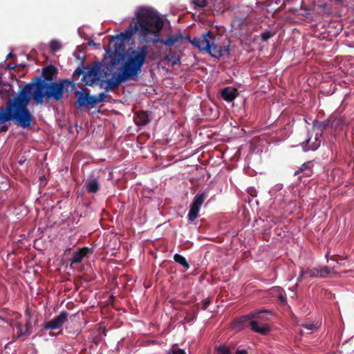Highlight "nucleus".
<instances>
[{
    "instance_id": "4468645a",
    "label": "nucleus",
    "mask_w": 354,
    "mask_h": 354,
    "mask_svg": "<svg viewBox=\"0 0 354 354\" xmlns=\"http://www.w3.org/2000/svg\"><path fill=\"white\" fill-rule=\"evenodd\" d=\"M57 68L55 66L50 64L42 68L40 77L46 82H53V77L57 74Z\"/></svg>"
},
{
    "instance_id": "2eb2a0df",
    "label": "nucleus",
    "mask_w": 354,
    "mask_h": 354,
    "mask_svg": "<svg viewBox=\"0 0 354 354\" xmlns=\"http://www.w3.org/2000/svg\"><path fill=\"white\" fill-rule=\"evenodd\" d=\"M102 74H104L103 66L101 64H97L93 66L88 71V75L91 78V83H86L88 86H92L93 83L99 80Z\"/></svg>"
},
{
    "instance_id": "393cba45",
    "label": "nucleus",
    "mask_w": 354,
    "mask_h": 354,
    "mask_svg": "<svg viewBox=\"0 0 354 354\" xmlns=\"http://www.w3.org/2000/svg\"><path fill=\"white\" fill-rule=\"evenodd\" d=\"M165 59L170 63L171 66H174L180 62V56L176 52L171 50L165 56Z\"/></svg>"
},
{
    "instance_id": "f704fd0d",
    "label": "nucleus",
    "mask_w": 354,
    "mask_h": 354,
    "mask_svg": "<svg viewBox=\"0 0 354 354\" xmlns=\"http://www.w3.org/2000/svg\"><path fill=\"white\" fill-rule=\"evenodd\" d=\"M317 124H313V129L317 130V131L315 133V140L317 141H317H320V143L322 142V132L323 131H319L317 128Z\"/></svg>"
},
{
    "instance_id": "a211bd4d",
    "label": "nucleus",
    "mask_w": 354,
    "mask_h": 354,
    "mask_svg": "<svg viewBox=\"0 0 354 354\" xmlns=\"http://www.w3.org/2000/svg\"><path fill=\"white\" fill-rule=\"evenodd\" d=\"M126 82L121 75L118 73L114 80H107L106 81V86L104 88L105 92L113 90L117 88L120 84Z\"/></svg>"
},
{
    "instance_id": "f3484780",
    "label": "nucleus",
    "mask_w": 354,
    "mask_h": 354,
    "mask_svg": "<svg viewBox=\"0 0 354 354\" xmlns=\"http://www.w3.org/2000/svg\"><path fill=\"white\" fill-rule=\"evenodd\" d=\"M313 163L312 161H308L301 165V166L295 171L294 176H297L303 173L302 176L310 177L313 175Z\"/></svg>"
},
{
    "instance_id": "c85d7f7f",
    "label": "nucleus",
    "mask_w": 354,
    "mask_h": 354,
    "mask_svg": "<svg viewBox=\"0 0 354 354\" xmlns=\"http://www.w3.org/2000/svg\"><path fill=\"white\" fill-rule=\"evenodd\" d=\"M260 311H268L269 313H262L261 315L259 317H253V320H256L258 322V320H262V321H266L268 319V315H272V312L270 310H261Z\"/></svg>"
},
{
    "instance_id": "f03ea898",
    "label": "nucleus",
    "mask_w": 354,
    "mask_h": 354,
    "mask_svg": "<svg viewBox=\"0 0 354 354\" xmlns=\"http://www.w3.org/2000/svg\"><path fill=\"white\" fill-rule=\"evenodd\" d=\"M68 85L71 86V91L75 88L74 82L68 80L46 82L41 77H35L31 84H27L24 86L29 87L30 91L27 95L30 100L32 99L41 105L44 103V99L48 101H60L63 97L65 87Z\"/></svg>"
},
{
    "instance_id": "dca6fc26",
    "label": "nucleus",
    "mask_w": 354,
    "mask_h": 354,
    "mask_svg": "<svg viewBox=\"0 0 354 354\" xmlns=\"http://www.w3.org/2000/svg\"><path fill=\"white\" fill-rule=\"evenodd\" d=\"M90 250L91 249L89 248L83 247L75 252L70 259L71 264L80 263L82 261L83 258L89 253Z\"/></svg>"
},
{
    "instance_id": "aec40b11",
    "label": "nucleus",
    "mask_w": 354,
    "mask_h": 354,
    "mask_svg": "<svg viewBox=\"0 0 354 354\" xmlns=\"http://www.w3.org/2000/svg\"><path fill=\"white\" fill-rule=\"evenodd\" d=\"M86 191L91 194L97 193L100 189V184L97 178H90L85 183Z\"/></svg>"
},
{
    "instance_id": "1a4fd4ad",
    "label": "nucleus",
    "mask_w": 354,
    "mask_h": 354,
    "mask_svg": "<svg viewBox=\"0 0 354 354\" xmlns=\"http://www.w3.org/2000/svg\"><path fill=\"white\" fill-rule=\"evenodd\" d=\"M207 197V194L205 192L198 193L195 196L187 215L188 220L190 222L194 221L198 217L200 208Z\"/></svg>"
},
{
    "instance_id": "58836bf2",
    "label": "nucleus",
    "mask_w": 354,
    "mask_h": 354,
    "mask_svg": "<svg viewBox=\"0 0 354 354\" xmlns=\"http://www.w3.org/2000/svg\"><path fill=\"white\" fill-rule=\"evenodd\" d=\"M169 354H186L185 351L181 348L173 349Z\"/></svg>"
},
{
    "instance_id": "7c9ffc66",
    "label": "nucleus",
    "mask_w": 354,
    "mask_h": 354,
    "mask_svg": "<svg viewBox=\"0 0 354 354\" xmlns=\"http://www.w3.org/2000/svg\"><path fill=\"white\" fill-rule=\"evenodd\" d=\"M24 333L25 336H29L32 333V324L30 319H28L25 324Z\"/></svg>"
},
{
    "instance_id": "473e14b6",
    "label": "nucleus",
    "mask_w": 354,
    "mask_h": 354,
    "mask_svg": "<svg viewBox=\"0 0 354 354\" xmlns=\"http://www.w3.org/2000/svg\"><path fill=\"white\" fill-rule=\"evenodd\" d=\"M106 94L105 93H101L98 95V96H94V104L95 105L96 104L99 103V102H104L106 100Z\"/></svg>"
},
{
    "instance_id": "c756f323",
    "label": "nucleus",
    "mask_w": 354,
    "mask_h": 354,
    "mask_svg": "<svg viewBox=\"0 0 354 354\" xmlns=\"http://www.w3.org/2000/svg\"><path fill=\"white\" fill-rule=\"evenodd\" d=\"M60 43L57 40H52L50 43V48L52 52L55 53L61 48Z\"/></svg>"
},
{
    "instance_id": "4c0bfd02",
    "label": "nucleus",
    "mask_w": 354,
    "mask_h": 354,
    "mask_svg": "<svg viewBox=\"0 0 354 354\" xmlns=\"http://www.w3.org/2000/svg\"><path fill=\"white\" fill-rule=\"evenodd\" d=\"M278 299L281 304L286 303V295L285 292H280L278 296Z\"/></svg>"
},
{
    "instance_id": "a18cd8bd",
    "label": "nucleus",
    "mask_w": 354,
    "mask_h": 354,
    "mask_svg": "<svg viewBox=\"0 0 354 354\" xmlns=\"http://www.w3.org/2000/svg\"><path fill=\"white\" fill-rule=\"evenodd\" d=\"M95 43L93 42V41H91L88 42V45L91 46V45H94Z\"/></svg>"
},
{
    "instance_id": "c9c22d12",
    "label": "nucleus",
    "mask_w": 354,
    "mask_h": 354,
    "mask_svg": "<svg viewBox=\"0 0 354 354\" xmlns=\"http://www.w3.org/2000/svg\"><path fill=\"white\" fill-rule=\"evenodd\" d=\"M192 3L199 8H204L207 4V0H192Z\"/></svg>"
},
{
    "instance_id": "cd10ccee",
    "label": "nucleus",
    "mask_w": 354,
    "mask_h": 354,
    "mask_svg": "<svg viewBox=\"0 0 354 354\" xmlns=\"http://www.w3.org/2000/svg\"><path fill=\"white\" fill-rule=\"evenodd\" d=\"M212 301L209 298H207L205 299H204L203 301H202L201 303H198L194 305V307H196V308H198L200 306H201V308L203 310H206L208 306L210 305Z\"/></svg>"
},
{
    "instance_id": "c03bdc74",
    "label": "nucleus",
    "mask_w": 354,
    "mask_h": 354,
    "mask_svg": "<svg viewBox=\"0 0 354 354\" xmlns=\"http://www.w3.org/2000/svg\"><path fill=\"white\" fill-rule=\"evenodd\" d=\"M13 57H14V55H13L12 53H10L7 55L6 58H7V59H10V58H12Z\"/></svg>"
},
{
    "instance_id": "b1692460",
    "label": "nucleus",
    "mask_w": 354,
    "mask_h": 354,
    "mask_svg": "<svg viewBox=\"0 0 354 354\" xmlns=\"http://www.w3.org/2000/svg\"><path fill=\"white\" fill-rule=\"evenodd\" d=\"M11 327L16 328L17 331L16 335L13 337L14 339H19L23 336H25L24 330L22 328V325L17 321H12L9 323Z\"/></svg>"
},
{
    "instance_id": "0eeeda50",
    "label": "nucleus",
    "mask_w": 354,
    "mask_h": 354,
    "mask_svg": "<svg viewBox=\"0 0 354 354\" xmlns=\"http://www.w3.org/2000/svg\"><path fill=\"white\" fill-rule=\"evenodd\" d=\"M107 53L109 54V60L103 61L102 64L104 75L105 76L110 75L115 67L122 61H124L125 58V53L123 51L109 50Z\"/></svg>"
},
{
    "instance_id": "72a5a7b5",
    "label": "nucleus",
    "mask_w": 354,
    "mask_h": 354,
    "mask_svg": "<svg viewBox=\"0 0 354 354\" xmlns=\"http://www.w3.org/2000/svg\"><path fill=\"white\" fill-rule=\"evenodd\" d=\"M307 274H308L310 277H319V269L313 268L310 270H306Z\"/></svg>"
},
{
    "instance_id": "9d476101",
    "label": "nucleus",
    "mask_w": 354,
    "mask_h": 354,
    "mask_svg": "<svg viewBox=\"0 0 354 354\" xmlns=\"http://www.w3.org/2000/svg\"><path fill=\"white\" fill-rule=\"evenodd\" d=\"M346 124L344 118L342 116L338 117H330L328 120L324 122H317V128L319 131H324L328 128H330L334 131H337L338 129H341Z\"/></svg>"
},
{
    "instance_id": "f257e3e1",
    "label": "nucleus",
    "mask_w": 354,
    "mask_h": 354,
    "mask_svg": "<svg viewBox=\"0 0 354 354\" xmlns=\"http://www.w3.org/2000/svg\"><path fill=\"white\" fill-rule=\"evenodd\" d=\"M29 91V87L24 86L17 96L9 100L5 107L0 109V124L13 120L24 129L30 126L33 116L28 109Z\"/></svg>"
},
{
    "instance_id": "de8ad7c7",
    "label": "nucleus",
    "mask_w": 354,
    "mask_h": 354,
    "mask_svg": "<svg viewBox=\"0 0 354 354\" xmlns=\"http://www.w3.org/2000/svg\"><path fill=\"white\" fill-rule=\"evenodd\" d=\"M16 315H17V318H18V317H19H19H21V315H19V314H18V313H17Z\"/></svg>"
},
{
    "instance_id": "423d86ee",
    "label": "nucleus",
    "mask_w": 354,
    "mask_h": 354,
    "mask_svg": "<svg viewBox=\"0 0 354 354\" xmlns=\"http://www.w3.org/2000/svg\"><path fill=\"white\" fill-rule=\"evenodd\" d=\"M269 313L268 311H253L248 315L235 318L233 321V327L239 330L244 328L248 322L252 330L256 333L266 335L269 330V326L267 324L259 326L256 320H253V317H259L262 313Z\"/></svg>"
},
{
    "instance_id": "a878e982",
    "label": "nucleus",
    "mask_w": 354,
    "mask_h": 354,
    "mask_svg": "<svg viewBox=\"0 0 354 354\" xmlns=\"http://www.w3.org/2000/svg\"><path fill=\"white\" fill-rule=\"evenodd\" d=\"M174 260L176 263L182 266L185 270H188L189 268V264L185 259L184 257L179 254H176L174 255Z\"/></svg>"
},
{
    "instance_id": "5701e85b",
    "label": "nucleus",
    "mask_w": 354,
    "mask_h": 354,
    "mask_svg": "<svg viewBox=\"0 0 354 354\" xmlns=\"http://www.w3.org/2000/svg\"><path fill=\"white\" fill-rule=\"evenodd\" d=\"M149 122V115L147 111H141L137 113L136 123L138 126L146 125Z\"/></svg>"
},
{
    "instance_id": "8fccbe9b",
    "label": "nucleus",
    "mask_w": 354,
    "mask_h": 354,
    "mask_svg": "<svg viewBox=\"0 0 354 354\" xmlns=\"http://www.w3.org/2000/svg\"><path fill=\"white\" fill-rule=\"evenodd\" d=\"M75 317V315H72L70 316L71 318V317Z\"/></svg>"
},
{
    "instance_id": "e433bc0d",
    "label": "nucleus",
    "mask_w": 354,
    "mask_h": 354,
    "mask_svg": "<svg viewBox=\"0 0 354 354\" xmlns=\"http://www.w3.org/2000/svg\"><path fill=\"white\" fill-rule=\"evenodd\" d=\"M272 34L270 31H265L261 34V40L263 41H266L270 37H272Z\"/></svg>"
},
{
    "instance_id": "49530a36",
    "label": "nucleus",
    "mask_w": 354,
    "mask_h": 354,
    "mask_svg": "<svg viewBox=\"0 0 354 354\" xmlns=\"http://www.w3.org/2000/svg\"><path fill=\"white\" fill-rule=\"evenodd\" d=\"M0 321L6 322V320L1 316H0Z\"/></svg>"
},
{
    "instance_id": "bb28decb",
    "label": "nucleus",
    "mask_w": 354,
    "mask_h": 354,
    "mask_svg": "<svg viewBox=\"0 0 354 354\" xmlns=\"http://www.w3.org/2000/svg\"><path fill=\"white\" fill-rule=\"evenodd\" d=\"M214 350L216 354H231L230 348L226 346L225 344L216 346L214 347Z\"/></svg>"
},
{
    "instance_id": "6e6552de",
    "label": "nucleus",
    "mask_w": 354,
    "mask_h": 354,
    "mask_svg": "<svg viewBox=\"0 0 354 354\" xmlns=\"http://www.w3.org/2000/svg\"><path fill=\"white\" fill-rule=\"evenodd\" d=\"M208 53L215 57L219 59L223 56H228L230 54L229 44L221 45L216 39V37L213 34L209 44V48L208 49Z\"/></svg>"
},
{
    "instance_id": "412c9836",
    "label": "nucleus",
    "mask_w": 354,
    "mask_h": 354,
    "mask_svg": "<svg viewBox=\"0 0 354 354\" xmlns=\"http://www.w3.org/2000/svg\"><path fill=\"white\" fill-rule=\"evenodd\" d=\"M320 145V141L315 140L313 141L311 138H308L302 143V147L304 151H315L319 147Z\"/></svg>"
},
{
    "instance_id": "79ce46f5",
    "label": "nucleus",
    "mask_w": 354,
    "mask_h": 354,
    "mask_svg": "<svg viewBox=\"0 0 354 354\" xmlns=\"http://www.w3.org/2000/svg\"><path fill=\"white\" fill-rule=\"evenodd\" d=\"M236 354H248V351L245 349L237 350Z\"/></svg>"
},
{
    "instance_id": "09e8293b",
    "label": "nucleus",
    "mask_w": 354,
    "mask_h": 354,
    "mask_svg": "<svg viewBox=\"0 0 354 354\" xmlns=\"http://www.w3.org/2000/svg\"><path fill=\"white\" fill-rule=\"evenodd\" d=\"M49 335H50V336H54V335H55V334H54V333H49Z\"/></svg>"
},
{
    "instance_id": "37998d69",
    "label": "nucleus",
    "mask_w": 354,
    "mask_h": 354,
    "mask_svg": "<svg viewBox=\"0 0 354 354\" xmlns=\"http://www.w3.org/2000/svg\"><path fill=\"white\" fill-rule=\"evenodd\" d=\"M15 66H16L15 64L12 65L11 64H8L7 68L9 69H14L15 68Z\"/></svg>"
},
{
    "instance_id": "ddd939ff",
    "label": "nucleus",
    "mask_w": 354,
    "mask_h": 354,
    "mask_svg": "<svg viewBox=\"0 0 354 354\" xmlns=\"http://www.w3.org/2000/svg\"><path fill=\"white\" fill-rule=\"evenodd\" d=\"M212 36H213V33L209 31L199 38H194L192 40V44L200 50L208 53Z\"/></svg>"
},
{
    "instance_id": "9b49d317",
    "label": "nucleus",
    "mask_w": 354,
    "mask_h": 354,
    "mask_svg": "<svg viewBox=\"0 0 354 354\" xmlns=\"http://www.w3.org/2000/svg\"><path fill=\"white\" fill-rule=\"evenodd\" d=\"M68 316L69 314L68 312L62 310L50 321L45 322L43 325V328L44 330L60 329L67 322Z\"/></svg>"
},
{
    "instance_id": "f8f14e48",
    "label": "nucleus",
    "mask_w": 354,
    "mask_h": 354,
    "mask_svg": "<svg viewBox=\"0 0 354 354\" xmlns=\"http://www.w3.org/2000/svg\"><path fill=\"white\" fill-rule=\"evenodd\" d=\"M74 95L77 98L75 103L78 109L83 106L93 107L95 106L94 96L89 94L88 88H84L82 91H76L74 92Z\"/></svg>"
},
{
    "instance_id": "a19ab883",
    "label": "nucleus",
    "mask_w": 354,
    "mask_h": 354,
    "mask_svg": "<svg viewBox=\"0 0 354 354\" xmlns=\"http://www.w3.org/2000/svg\"><path fill=\"white\" fill-rule=\"evenodd\" d=\"M8 129V126L7 124H3L1 127H0V133L1 132H6Z\"/></svg>"
},
{
    "instance_id": "4be33fe9",
    "label": "nucleus",
    "mask_w": 354,
    "mask_h": 354,
    "mask_svg": "<svg viewBox=\"0 0 354 354\" xmlns=\"http://www.w3.org/2000/svg\"><path fill=\"white\" fill-rule=\"evenodd\" d=\"M337 275H338V273L335 270V266H324L319 269V277L322 278L331 277Z\"/></svg>"
},
{
    "instance_id": "3c124183",
    "label": "nucleus",
    "mask_w": 354,
    "mask_h": 354,
    "mask_svg": "<svg viewBox=\"0 0 354 354\" xmlns=\"http://www.w3.org/2000/svg\"><path fill=\"white\" fill-rule=\"evenodd\" d=\"M58 334H62V330H60V331L58 333Z\"/></svg>"
},
{
    "instance_id": "20e7f679",
    "label": "nucleus",
    "mask_w": 354,
    "mask_h": 354,
    "mask_svg": "<svg viewBox=\"0 0 354 354\" xmlns=\"http://www.w3.org/2000/svg\"><path fill=\"white\" fill-rule=\"evenodd\" d=\"M149 52V46L144 45L128 55L124 60L119 74L125 80H136L141 73Z\"/></svg>"
},
{
    "instance_id": "2f4dec72",
    "label": "nucleus",
    "mask_w": 354,
    "mask_h": 354,
    "mask_svg": "<svg viewBox=\"0 0 354 354\" xmlns=\"http://www.w3.org/2000/svg\"><path fill=\"white\" fill-rule=\"evenodd\" d=\"M301 326L302 327H304V328H306L308 330V333H313L316 329L315 324H312V323H309V324L302 323V324H301Z\"/></svg>"
},
{
    "instance_id": "ea45409f",
    "label": "nucleus",
    "mask_w": 354,
    "mask_h": 354,
    "mask_svg": "<svg viewBox=\"0 0 354 354\" xmlns=\"http://www.w3.org/2000/svg\"><path fill=\"white\" fill-rule=\"evenodd\" d=\"M306 274H307L306 271L301 270V271L300 272V274H299V275L298 278H297V281H298V282L301 281H302V279L304 278V276H305Z\"/></svg>"
},
{
    "instance_id": "39448f33",
    "label": "nucleus",
    "mask_w": 354,
    "mask_h": 354,
    "mask_svg": "<svg viewBox=\"0 0 354 354\" xmlns=\"http://www.w3.org/2000/svg\"><path fill=\"white\" fill-rule=\"evenodd\" d=\"M151 18H153V20H156V22L155 24L150 19L149 37L147 39L148 44H162L166 46H171L183 37L182 35H169L167 39L165 40L160 39V32L164 26V21L158 15V13L153 9L151 10Z\"/></svg>"
},
{
    "instance_id": "6ab92c4d",
    "label": "nucleus",
    "mask_w": 354,
    "mask_h": 354,
    "mask_svg": "<svg viewBox=\"0 0 354 354\" xmlns=\"http://www.w3.org/2000/svg\"><path fill=\"white\" fill-rule=\"evenodd\" d=\"M237 96V89L226 87L221 91V97L227 102H232Z\"/></svg>"
},
{
    "instance_id": "7ed1b4c3",
    "label": "nucleus",
    "mask_w": 354,
    "mask_h": 354,
    "mask_svg": "<svg viewBox=\"0 0 354 354\" xmlns=\"http://www.w3.org/2000/svg\"><path fill=\"white\" fill-rule=\"evenodd\" d=\"M151 8L140 7L136 13V21L132 23L124 31L117 35L115 39L121 42L128 41L133 34H137L140 41L148 44L150 19L156 24V21L151 18Z\"/></svg>"
}]
</instances>
